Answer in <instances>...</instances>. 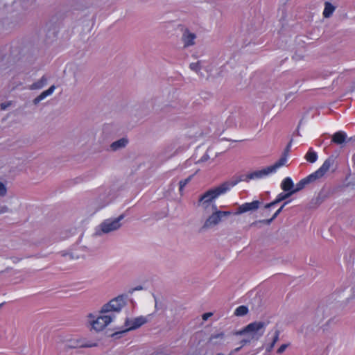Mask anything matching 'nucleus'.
<instances>
[{"mask_svg":"<svg viewBox=\"0 0 355 355\" xmlns=\"http://www.w3.org/2000/svg\"><path fill=\"white\" fill-rule=\"evenodd\" d=\"M305 159L310 163H314L318 159V154L313 150L312 148H310L305 155Z\"/></svg>","mask_w":355,"mask_h":355,"instance_id":"23","label":"nucleus"},{"mask_svg":"<svg viewBox=\"0 0 355 355\" xmlns=\"http://www.w3.org/2000/svg\"><path fill=\"white\" fill-rule=\"evenodd\" d=\"M281 188L286 192H291V191H293L295 187L291 178L289 177L284 178L282 182Z\"/></svg>","mask_w":355,"mask_h":355,"instance_id":"18","label":"nucleus"},{"mask_svg":"<svg viewBox=\"0 0 355 355\" xmlns=\"http://www.w3.org/2000/svg\"><path fill=\"white\" fill-rule=\"evenodd\" d=\"M279 332L278 330H276L274 333V335L272 336V343H270V345H268L266 348V350L268 352H270L273 347L275 346V343H277V341L279 339Z\"/></svg>","mask_w":355,"mask_h":355,"instance_id":"25","label":"nucleus"},{"mask_svg":"<svg viewBox=\"0 0 355 355\" xmlns=\"http://www.w3.org/2000/svg\"><path fill=\"white\" fill-rule=\"evenodd\" d=\"M212 315L211 313H205L203 315H202V319L204 320H206L208 319L209 317H210L211 315Z\"/></svg>","mask_w":355,"mask_h":355,"instance_id":"36","label":"nucleus"},{"mask_svg":"<svg viewBox=\"0 0 355 355\" xmlns=\"http://www.w3.org/2000/svg\"><path fill=\"white\" fill-rule=\"evenodd\" d=\"M274 173L270 166H267L259 170L253 171L248 174L241 175L239 178L231 180L232 185L235 186L240 182H248L250 180H257L263 179L269 175Z\"/></svg>","mask_w":355,"mask_h":355,"instance_id":"5","label":"nucleus"},{"mask_svg":"<svg viewBox=\"0 0 355 355\" xmlns=\"http://www.w3.org/2000/svg\"><path fill=\"white\" fill-rule=\"evenodd\" d=\"M207 155H205V156H203V157H202L201 161H205V160H207Z\"/></svg>","mask_w":355,"mask_h":355,"instance_id":"38","label":"nucleus"},{"mask_svg":"<svg viewBox=\"0 0 355 355\" xmlns=\"http://www.w3.org/2000/svg\"><path fill=\"white\" fill-rule=\"evenodd\" d=\"M288 156L283 154L282 157L273 165L270 166L273 173H276L277 170L280 167L284 166L287 162Z\"/></svg>","mask_w":355,"mask_h":355,"instance_id":"21","label":"nucleus"},{"mask_svg":"<svg viewBox=\"0 0 355 355\" xmlns=\"http://www.w3.org/2000/svg\"><path fill=\"white\" fill-rule=\"evenodd\" d=\"M316 180L317 178L313 175V173L310 174L307 177L302 179L298 183H297L295 188L293 189V192L295 193L300 191V190L303 189L307 184L315 181Z\"/></svg>","mask_w":355,"mask_h":355,"instance_id":"12","label":"nucleus"},{"mask_svg":"<svg viewBox=\"0 0 355 355\" xmlns=\"http://www.w3.org/2000/svg\"><path fill=\"white\" fill-rule=\"evenodd\" d=\"M260 205L261 202L259 200H254L251 202L244 203L238 207L235 214L238 215L250 211H255L259 207Z\"/></svg>","mask_w":355,"mask_h":355,"instance_id":"10","label":"nucleus"},{"mask_svg":"<svg viewBox=\"0 0 355 355\" xmlns=\"http://www.w3.org/2000/svg\"><path fill=\"white\" fill-rule=\"evenodd\" d=\"M336 157L334 155L329 156L324 160L322 165L313 173L317 180L322 178L329 171L334 172L336 170Z\"/></svg>","mask_w":355,"mask_h":355,"instance_id":"7","label":"nucleus"},{"mask_svg":"<svg viewBox=\"0 0 355 355\" xmlns=\"http://www.w3.org/2000/svg\"><path fill=\"white\" fill-rule=\"evenodd\" d=\"M128 143V140L125 138H121L117 141L112 142L110 146L112 151H117L124 148Z\"/></svg>","mask_w":355,"mask_h":355,"instance_id":"15","label":"nucleus"},{"mask_svg":"<svg viewBox=\"0 0 355 355\" xmlns=\"http://www.w3.org/2000/svg\"><path fill=\"white\" fill-rule=\"evenodd\" d=\"M192 175L188 177L187 178L184 179V180H182L181 181H180L179 182V191H180V193L181 195H182L183 193V189L184 188V187L191 181V178H192Z\"/></svg>","mask_w":355,"mask_h":355,"instance_id":"26","label":"nucleus"},{"mask_svg":"<svg viewBox=\"0 0 355 355\" xmlns=\"http://www.w3.org/2000/svg\"><path fill=\"white\" fill-rule=\"evenodd\" d=\"M288 203V202H285L282 205V207L276 211V212L273 214V216H272V217L271 218L267 219V220H259V221L254 222V223H252L251 224V226L255 225L258 223H265V224L269 225L275 218H276L277 217V216L282 212V211L283 208L284 207V206L286 205H287Z\"/></svg>","mask_w":355,"mask_h":355,"instance_id":"19","label":"nucleus"},{"mask_svg":"<svg viewBox=\"0 0 355 355\" xmlns=\"http://www.w3.org/2000/svg\"><path fill=\"white\" fill-rule=\"evenodd\" d=\"M10 212V209L6 205L0 207V214Z\"/></svg>","mask_w":355,"mask_h":355,"instance_id":"30","label":"nucleus"},{"mask_svg":"<svg viewBox=\"0 0 355 355\" xmlns=\"http://www.w3.org/2000/svg\"><path fill=\"white\" fill-rule=\"evenodd\" d=\"M7 194V187L4 183L0 181V198L4 197Z\"/></svg>","mask_w":355,"mask_h":355,"instance_id":"29","label":"nucleus"},{"mask_svg":"<svg viewBox=\"0 0 355 355\" xmlns=\"http://www.w3.org/2000/svg\"><path fill=\"white\" fill-rule=\"evenodd\" d=\"M196 38V35L195 33H191L187 29L184 30L181 38L184 48L186 49L189 46H193L195 44Z\"/></svg>","mask_w":355,"mask_h":355,"instance_id":"11","label":"nucleus"},{"mask_svg":"<svg viewBox=\"0 0 355 355\" xmlns=\"http://www.w3.org/2000/svg\"><path fill=\"white\" fill-rule=\"evenodd\" d=\"M124 218V215L121 214L117 218H110L104 220L95 230V236H101L103 234L118 230L121 227V221Z\"/></svg>","mask_w":355,"mask_h":355,"instance_id":"3","label":"nucleus"},{"mask_svg":"<svg viewBox=\"0 0 355 355\" xmlns=\"http://www.w3.org/2000/svg\"><path fill=\"white\" fill-rule=\"evenodd\" d=\"M267 323L265 322H254L248 324L245 329L238 332L237 334L246 335V338L241 341L244 345L252 340H258L263 335Z\"/></svg>","mask_w":355,"mask_h":355,"instance_id":"2","label":"nucleus"},{"mask_svg":"<svg viewBox=\"0 0 355 355\" xmlns=\"http://www.w3.org/2000/svg\"><path fill=\"white\" fill-rule=\"evenodd\" d=\"M233 187L232 182L228 181L220 186L211 189L203 193L198 200V206L206 213H210L211 210L217 209L214 200L220 195L225 193L230 188Z\"/></svg>","mask_w":355,"mask_h":355,"instance_id":"1","label":"nucleus"},{"mask_svg":"<svg viewBox=\"0 0 355 355\" xmlns=\"http://www.w3.org/2000/svg\"><path fill=\"white\" fill-rule=\"evenodd\" d=\"M62 256H68L70 259H78V256H75L73 253H63Z\"/></svg>","mask_w":355,"mask_h":355,"instance_id":"34","label":"nucleus"},{"mask_svg":"<svg viewBox=\"0 0 355 355\" xmlns=\"http://www.w3.org/2000/svg\"><path fill=\"white\" fill-rule=\"evenodd\" d=\"M1 108H2V109H5V108H6V106H5V105H3V104H1Z\"/></svg>","mask_w":355,"mask_h":355,"instance_id":"40","label":"nucleus"},{"mask_svg":"<svg viewBox=\"0 0 355 355\" xmlns=\"http://www.w3.org/2000/svg\"><path fill=\"white\" fill-rule=\"evenodd\" d=\"M147 322L148 319L144 316L135 318L133 320H129L128 319H126L125 324L127 328L125 330H123L121 332H126L128 331L138 328Z\"/></svg>","mask_w":355,"mask_h":355,"instance_id":"9","label":"nucleus"},{"mask_svg":"<svg viewBox=\"0 0 355 355\" xmlns=\"http://www.w3.org/2000/svg\"><path fill=\"white\" fill-rule=\"evenodd\" d=\"M2 304H0V307L1 306Z\"/></svg>","mask_w":355,"mask_h":355,"instance_id":"42","label":"nucleus"},{"mask_svg":"<svg viewBox=\"0 0 355 355\" xmlns=\"http://www.w3.org/2000/svg\"><path fill=\"white\" fill-rule=\"evenodd\" d=\"M170 311L171 312V315H175L177 313L178 308L175 306H173L170 308Z\"/></svg>","mask_w":355,"mask_h":355,"instance_id":"35","label":"nucleus"},{"mask_svg":"<svg viewBox=\"0 0 355 355\" xmlns=\"http://www.w3.org/2000/svg\"><path fill=\"white\" fill-rule=\"evenodd\" d=\"M96 315L94 313H89L87 315V322L91 328L96 331H100L104 329L115 318V315L108 313H101Z\"/></svg>","mask_w":355,"mask_h":355,"instance_id":"4","label":"nucleus"},{"mask_svg":"<svg viewBox=\"0 0 355 355\" xmlns=\"http://www.w3.org/2000/svg\"><path fill=\"white\" fill-rule=\"evenodd\" d=\"M287 347H288V345H287V344H283V345H282L279 347V349H277V353H278V354H282V353H283V352L285 351V349L287 348Z\"/></svg>","mask_w":355,"mask_h":355,"instance_id":"33","label":"nucleus"},{"mask_svg":"<svg viewBox=\"0 0 355 355\" xmlns=\"http://www.w3.org/2000/svg\"><path fill=\"white\" fill-rule=\"evenodd\" d=\"M313 330V329L309 325H304L301 329L302 332H303L307 336H311V331Z\"/></svg>","mask_w":355,"mask_h":355,"instance_id":"28","label":"nucleus"},{"mask_svg":"<svg viewBox=\"0 0 355 355\" xmlns=\"http://www.w3.org/2000/svg\"><path fill=\"white\" fill-rule=\"evenodd\" d=\"M347 135L343 131H338L332 135V142L342 145L346 142Z\"/></svg>","mask_w":355,"mask_h":355,"instance_id":"16","label":"nucleus"},{"mask_svg":"<svg viewBox=\"0 0 355 355\" xmlns=\"http://www.w3.org/2000/svg\"><path fill=\"white\" fill-rule=\"evenodd\" d=\"M336 7L329 2L324 3V9L323 11V16L325 18H329L331 16L333 12L335 11Z\"/></svg>","mask_w":355,"mask_h":355,"instance_id":"22","label":"nucleus"},{"mask_svg":"<svg viewBox=\"0 0 355 355\" xmlns=\"http://www.w3.org/2000/svg\"><path fill=\"white\" fill-rule=\"evenodd\" d=\"M292 141H293V139H291L290 141V142L288 143V144L287 145V146L284 149V153H283L284 155H285L286 156H288V154H289V152H290V150H291V146Z\"/></svg>","mask_w":355,"mask_h":355,"instance_id":"32","label":"nucleus"},{"mask_svg":"<svg viewBox=\"0 0 355 355\" xmlns=\"http://www.w3.org/2000/svg\"><path fill=\"white\" fill-rule=\"evenodd\" d=\"M248 312V309L247 306H239V307H237L234 311V314L236 315V316H243L245 315H246Z\"/></svg>","mask_w":355,"mask_h":355,"instance_id":"24","label":"nucleus"},{"mask_svg":"<svg viewBox=\"0 0 355 355\" xmlns=\"http://www.w3.org/2000/svg\"><path fill=\"white\" fill-rule=\"evenodd\" d=\"M218 213L220 216V219H222L223 217L229 216L232 214L230 211H218Z\"/></svg>","mask_w":355,"mask_h":355,"instance_id":"31","label":"nucleus"},{"mask_svg":"<svg viewBox=\"0 0 355 355\" xmlns=\"http://www.w3.org/2000/svg\"><path fill=\"white\" fill-rule=\"evenodd\" d=\"M155 308L156 310H158L159 309V302L157 301V300L156 299V297H155Z\"/></svg>","mask_w":355,"mask_h":355,"instance_id":"37","label":"nucleus"},{"mask_svg":"<svg viewBox=\"0 0 355 355\" xmlns=\"http://www.w3.org/2000/svg\"><path fill=\"white\" fill-rule=\"evenodd\" d=\"M189 67L192 71L198 73L201 69L200 62L191 63Z\"/></svg>","mask_w":355,"mask_h":355,"instance_id":"27","label":"nucleus"},{"mask_svg":"<svg viewBox=\"0 0 355 355\" xmlns=\"http://www.w3.org/2000/svg\"><path fill=\"white\" fill-rule=\"evenodd\" d=\"M225 335L223 333H217L212 334L209 338V342L213 345L221 344L224 340Z\"/></svg>","mask_w":355,"mask_h":355,"instance_id":"20","label":"nucleus"},{"mask_svg":"<svg viewBox=\"0 0 355 355\" xmlns=\"http://www.w3.org/2000/svg\"><path fill=\"white\" fill-rule=\"evenodd\" d=\"M141 289H142L141 286H138V287L135 288L133 290L137 291V290H141Z\"/></svg>","mask_w":355,"mask_h":355,"instance_id":"39","label":"nucleus"},{"mask_svg":"<svg viewBox=\"0 0 355 355\" xmlns=\"http://www.w3.org/2000/svg\"><path fill=\"white\" fill-rule=\"evenodd\" d=\"M293 194H294V193L293 192V191H291V192H287L286 193H279L276 199L270 202V203H268L265 205V208L266 209H268V208H270L275 205H276L277 204L279 203L280 202H282V200H286V198H289L290 196H291Z\"/></svg>","mask_w":355,"mask_h":355,"instance_id":"13","label":"nucleus"},{"mask_svg":"<svg viewBox=\"0 0 355 355\" xmlns=\"http://www.w3.org/2000/svg\"><path fill=\"white\" fill-rule=\"evenodd\" d=\"M125 305V299L123 296H118L108 303L104 304L101 310V313H108L114 315L115 312H119L121 309Z\"/></svg>","mask_w":355,"mask_h":355,"instance_id":"6","label":"nucleus"},{"mask_svg":"<svg viewBox=\"0 0 355 355\" xmlns=\"http://www.w3.org/2000/svg\"><path fill=\"white\" fill-rule=\"evenodd\" d=\"M216 355H224V354H222V353H218V354H217Z\"/></svg>","mask_w":355,"mask_h":355,"instance_id":"41","label":"nucleus"},{"mask_svg":"<svg viewBox=\"0 0 355 355\" xmlns=\"http://www.w3.org/2000/svg\"><path fill=\"white\" fill-rule=\"evenodd\" d=\"M55 86L51 85L48 89L42 92L38 96L33 99V102L35 105H37L41 101L51 96L55 91Z\"/></svg>","mask_w":355,"mask_h":355,"instance_id":"14","label":"nucleus"},{"mask_svg":"<svg viewBox=\"0 0 355 355\" xmlns=\"http://www.w3.org/2000/svg\"><path fill=\"white\" fill-rule=\"evenodd\" d=\"M47 78L43 76L40 80L31 85L28 89L31 90L40 89L47 84Z\"/></svg>","mask_w":355,"mask_h":355,"instance_id":"17","label":"nucleus"},{"mask_svg":"<svg viewBox=\"0 0 355 355\" xmlns=\"http://www.w3.org/2000/svg\"><path fill=\"white\" fill-rule=\"evenodd\" d=\"M211 214L207 218L202 227V229L203 230L210 229L219 224V223L221 221L220 216L218 213V208L215 210H211Z\"/></svg>","mask_w":355,"mask_h":355,"instance_id":"8","label":"nucleus"}]
</instances>
